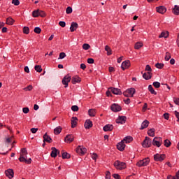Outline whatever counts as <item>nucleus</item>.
<instances>
[{"instance_id":"f257e3e1","label":"nucleus","mask_w":179,"mask_h":179,"mask_svg":"<svg viewBox=\"0 0 179 179\" xmlns=\"http://www.w3.org/2000/svg\"><path fill=\"white\" fill-rule=\"evenodd\" d=\"M20 157H19V161L21 163H26L27 164H30L31 163V158L27 159V150L26 148H22L20 153Z\"/></svg>"},{"instance_id":"f03ea898","label":"nucleus","mask_w":179,"mask_h":179,"mask_svg":"<svg viewBox=\"0 0 179 179\" xmlns=\"http://www.w3.org/2000/svg\"><path fill=\"white\" fill-rule=\"evenodd\" d=\"M114 167L116 170H125L127 169V164L125 162L117 160L113 164Z\"/></svg>"},{"instance_id":"7ed1b4c3","label":"nucleus","mask_w":179,"mask_h":179,"mask_svg":"<svg viewBox=\"0 0 179 179\" xmlns=\"http://www.w3.org/2000/svg\"><path fill=\"white\" fill-rule=\"evenodd\" d=\"M152 145L160 148L163 145V138L162 137H155L152 141Z\"/></svg>"},{"instance_id":"20e7f679","label":"nucleus","mask_w":179,"mask_h":179,"mask_svg":"<svg viewBox=\"0 0 179 179\" xmlns=\"http://www.w3.org/2000/svg\"><path fill=\"white\" fill-rule=\"evenodd\" d=\"M150 163V159L149 157L144 158L143 160H140L136 163V166L138 167H145V166H148Z\"/></svg>"},{"instance_id":"39448f33","label":"nucleus","mask_w":179,"mask_h":179,"mask_svg":"<svg viewBox=\"0 0 179 179\" xmlns=\"http://www.w3.org/2000/svg\"><path fill=\"white\" fill-rule=\"evenodd\" d=\"M136 92V90H135V88H129L127 89L124 92H123V94L125 97H134Z\"/></svg>"},{"instance_id":"423d86ee","label":"nucleus","mask_w":179,"mask_h":179,"mask_svg":"<svg viewBox=\"0 0 179 179\" xmlns=\"http://www.w3.org/2000/svg\"><path fill=\"white\" fill-rule=\"evenodd\" d=\"M143 148H150L152 146V138L146 136L142 143Z\"/></svg>"},{"instance_id":"0eeeda50","label":"nucleus","mask_w":179,"mask_h":179,"mask_svg":"<svg viewBox=\"0 0 179 179\" xmlns=\"http://www.w3.org/2000/svg\"><path fill=\"white\" fill-rule=\"evenodd\" d=\"M87 152V149L83 145H78L76 148V152L80 156H83Z\"/></svg>"},{"instance_id":"6e6552de","label":"nucleus","mask_w":179,"mask_h":179,"mask_svg":"<svg viewBox=\"0 0 179 179\" xmlns=\"http://www.w3.org/2000/svg\"><path fill=\"white\" fill-rule=\"evenodd\" d=\"M71 75H69V74L66 75L63 78L62 83V85H64V87H66V88L68 87L69 83V82H71Z\"/></svg>"},{"instance_id":"1a4fd4ad","label":"nucleus","mask_w":179,"mask_h":179,"mask_svg":"<svg viewBox=\"0 0 179 179\" xmlns=\"http://www.w3.org/2000/svg\"><path fill=\"white\" fill-rule=\"evenodd\" d=\"M166 159V155L164 154H156L154 155V160L155 162H163Z\"/></svg>"},{"instance_id":"9d476101","label":"nucleus","mask_w":179,"mask_h":179,"mask_svg":"<svg viewBox=\"0 0 179 179\" xmlns=\"http://www.w3.org/2000/svg\"><path fill=\"white\" fill-rule=\"evenodd\" d=\"M110 110H112L114 113H118V111H121L122 108L121 106L117 103H113L110 106Z\"/></svg>"},{"instance_id":"9b49d317","label":"nucleus","mask_w":179,"mask_h":179,"mask_svg":"<svg viewBox=\"0 0 179 179\" xmlns=\"http://www.w3.org/2000/svg\"><path fill=\"white\" fill-rule=\"evenodd\" d=\"M129 66H131V62L129 60L124 61L121 65V68L122 71H125V69H128Z\"/></svg>"},{"instance_id":"f8f14e48","label":"nucleus","mask_w":179,"mask_h":179,"mask_svg":"<svg viewBox=\"0 0 179 179\" xmlns=\"http://www.w3.org/2000/svg\"><path fill=\"white\" fill-rule=\"evenodd\" d=\"M5 174L8 178L12 179L15 176V172H13V169H8L5 171Z\"/></svg>"},{"instance_id":"ddd939ff","label":"nucleus","mask_w":179,"mask_h":179,"mask_svg":"<svg viewBox=\"0 0 179 179\" xmlns=\"http://www.w3.org/2000/svg\"><path fill=\"white\" fill-rule=\"evenodd\" d=\"M74 140H75V136H73V135L72 134H69L66 136L64 138V142H66V143H72V141Z\"/></svg>"},{"instance_id":"4468645a","label":"nucleus","mask_w":179,"mask_h":179,"mask_svg":"<svg viewBox=\"0 0 179 179\" xmlns=\"http://www.w3.org/2000/svg\"><path fill=\"white\" fill-rule=\"evenodd\" d=\"M127 122V117L125 116H119L116 119V124H125Z\"/></svg>"},{"instance_id":"2eb2a0df","label":"nucleus","mask_w":179,"mask_h":179,"mask_svg":"<svg viewBox=\"0 0 179 179\" xmlns=\"http://www.w3.org/2000/svg\"><path fill=\"white\" fill-rule=\"evenodd\" d=\"M80 82H82V79L78 76H74L71 78V83L73 85H76V83H80Z\"/></svg>"},{"instance_id":"dca6fc26","label":"nucleus","mask_w":179,"mask_h":179,"mask_svg":"<svg viewBox=\"0 0 179 179\" xmlns=\"http://www.w3.org/2000/svg\"><path fill=\"white\" fill-rule=\"evenodd\" d=\"M125 143L124 141H122L118 143L117 145V148L118 150H120V152H122L125 150Z\"/></svg>"},{"instance_id":"f3484780","label":"nucleus","mask_w":179,"mask_h":179,"mask_svg":"<svg viewBox=\"0 0 179 179\" xmlns=\"http://www.w3.org/2000/svg\"><path fill=\"white\" fill-rule=\"evenodd\" d=\"M156 10L157 12H158V13H161V15H163L166 13V12L167 11V8H166V7L163 6H161L157 7Z\"/></svg>"},{"instance_id":"a211bd4d","label":"nucleus","mask_w":179,"mask_h":179,"mask_svg":"<svg viewBox=\"0 0 179 179\" xmlns=\"http://www.w3.org/2000/svg\"><path fill=\"white\" fill-rule=\"evenodd\" d=\"M84 127L85 129H90L93 127V122L90 120H87L85 122Z\"/></svg>"},{"instance_id":"6ab92c4d","label":"nucleus","mask_w":179,"mask_h":179,"mask_svg":"<svg viewBox=\"0 0 179 179\" xmlns=\"http://www.w3.org/2000/svg\"><path fill=\"white\" fill-rule=\"evenodd\" d=\"M51 150V157H55L57 155H59V150H58L55 147H52Z\"/></svg>"},{"instance_id":"aec40b11","label":"nucleus","mask_w":179,"mask_h":179,"mask_svg":"<svg viewBox=\"0 0 179 179\" xmlns=\"http://www.w3.org/2000/svg\"><path fill=\"white\" fill-rule=\"evenodd\" d=\"M109 90H110L112 92V93H113V94H117V95L122 94L121 90H120L118 88L110 87V88H109Z\"/></svg>"},{"instance_id":"412c9836","label":"nucleus","mask_w":179,"mask_h":179,"mask_svg":"<svg viewBox=\"0 0 179 179\" xmlns=\"http://www.w3.org/2000/svg\"><path fill=\"white\" fill-rule=\"evenodd\" d=\"M71 128H76V126L78 125V117H71Z\"/></svg>"},{"instance_id":"4be33fe9","label":"nucleus","mask_w":179,"mask_h":179,"mask_svg":"<svg viewBox=\"0 0 179 179\" xmlns=\"http://www.w3.org/2000/svg\"><path fill=\"white\" fill-rule=\"evenodd\" d=\"M43 142H48V143H51L52 142V138L47 133L43 135Z\"/></svg>"},{"instance_id":"5701e85b","label":"nucleus","mask_w":179,"mask_h":179,"mask_svg":"<svg viewBox=\"0 0 179 179\" xmlns=\"http://www.w3.org/2000/svg\"><path fill=\"white\" fill-rule=\"evenodd\" d=\"M114 129V126L113 124H106L103 127V131L105 132L111 131Z\"/></svg>"},{"instance_id":"b1692460","label":"nucleus","mask_w":179,"mask_h":179,"mask_svg":"<svg viewBox=\"0 0 179 179\" xmlns=\"http://www.w3.org/2000/svg\"><path fill=\"white\" fill-rule=\"evenodd\" d=\"M143 79H145V80H149L150 79H152V72H147L143 73Z\"/></svg>"},{"instance_id":"393cba45","label":"nucleus","mask_w":179,"mask_h":179,"mask_svg":"<svg viewBox=\"0 0 179 179\" xmlns=\"http://www.w3.org/2000/svg\"><path fill=\"white\" fill-rule=\"evenodd\" d=\"M124 143H131L134 138L131 136H126L123 140H122Z\"/></svg>"},{"instance_id":"a878e982","label":"nucleus","mask_w":179,"mask_h":179,"mask_svg":"<svg viewBox=\"0 0 179 179\" xmlns=\"http://www.w3.org/2000/svg\"><path fill=\"white\" fill-rule=\"evenodd\" d=\"M149 127V121L144 120L142 124L140 129H145V128H148Z\"/></svg>"},{"instance_id":"bb28decb","label":"nucleus","mask_w":179,"mask_h":179,"mask_svg":"<svg viewBox=\"0 0 179 179\" xmlns=\"http://www.w3.org/2000/svg\"><path fill=\"white\" fill-rule=\"evenodd\" d=\"M62 132V127L61 126H58L57 127L55 128L54 134L55 135H59Z\"/></svg>"},{"instance_id":"cd10ccee","label":"nucleus","mask_w":179,"mask_h":179,"mask_svg":"<svg viewBox=\"0 0 179 179\" xmlns=\"http://www.w3.org/2000/svg\"><path fill=\"white\" fill-rule=\"evenodd\" d=\"M78 27V23H71V25L70 27V30L71 32L76 31Z\"/></svg>"},{"instance_id":"c85d7f7f","label":"nucleus","mask_w":179,"mask_h":179,"mask_svg":"<svg viewBox=\"0 0 179 179\" xmlns=\"http://www.w3.org/2000/svg\"><path fill=\"white\" fill-rule=\"evenodd\" d=\"M142 47H143V43L142 42H136L134 45L135 50H140Z\"/></svg>"},{"instance_id":"c756f323","label":"nucleus","mask_w":179,"mask_h":179,"mask_svg":"<svg viewBox=\"0 0 179 179\" xmlns=\"http://www.w3.org/2000/svg\"><path fill=\"white\" fill-rule=\"evenodd\" d=\"M88 115L90 117H96V109H89Z\"/></svg>"},{"instance_id":"7c9ffc66","label":"nucleus","mask_w":179,"mask_h":179,"mask_svg":"<svg viewBox=\"0 0 179 179\" xmlns=\"http://www.w3.org/2000/svg\"><path fill=\"white\" fill-rule=\"evenodd\" d=\"M174 15H179V6L178 5H175L174 8L172 10Z\"/></svg>"},{"instance_id":"2f4dec72","label":"nucleus","mask_w":179,"mask_h":179,"mask_svg":"<svg viewBox=\"0 0 179 179\" xmlns=\"http://www.w3.org/2000/svg\"><path fill=\"white\" fill-rule=\"evenodd\" d=\"M148 90L151 93V94H155V96L157 94V92L155 91V89H153V87L152 86V85H148Z\"/></svg>"},{"instance_id":"473e14b6","label":"nucleus","mask_w":179,"mask_h":179,"mask_svg":"<svg viewBox=\"0 0 179 179\" xmlns=\"http://www.w3.org/2000/svg\"><path fill=\"white\" fill-rule=\"evenodd\" d=\"M155 131H156V130H155L154 128L150 129L148 131V135L149 136L153 137V136H155Z\"/></svg>"},{"instance_id":"72a5a7b5","label":"nucleus","mask_w":179,"mask_h":179,"mask_svg":"<svg viewBox=\"0 0 179 179\" xmlns=\"http://www.w3.org/2000/svg\"><path fill=\"white\" fill-rule=\"evenodd\" d=\"M105 51L107 52V55H111L113 54V51L111 50V48L108 45L105 46Z\"/></svg>"},{"instance_id":"f704fd0d","label":"nucleus","mask_w":179,"mask_h":179,"mask_svg":"<svg viewBox=\"0 0 179 179\" xmlns=\"http://www.w3.org/2000/svg\"><path fill=\"white\" fill-rule=\"evenodd\" d=\"M164 145L166 146V148H170V146H171V142L169 141V139H166L164 141Z\"/></svg>"},{"instance_id":"c9c22d12","label":"nucleus","mask_w":179,"mask_h":179,"mask_svg":"<svg viewBox=\"0 0 179 179\" xmlns=\"http://www.w3.org/2000/svg\"><path fill=\"white\" fill-rule=\"evenodd\" d=\"M167 38L169 37V32H162L161 34L159 36V38Z\"/></svg>"},{"instance_id":"e433bc0d","label":"nucleus","mask_w":179,"mask_h":179,"mask_svg":"<svg viewBox=\"0 0 179 179\" xmlns=\"http://www.w3.org/2000/svg\"><path fill=\"white\" fill-rule=\"evenodd\" d=\"M22 32L24 34H29L30 33V29H29V27H24L22 29Z\"/></svg>"},{"instance_id":"4c0bfd02","label":"nucleus","mask_w":179,"mask_h":179,"mask_svg":"<svg viewBox=\"0 0 179 179\" xmlns=\"http://www.w3.org/2000/svg\"><path fill=\"white\" fill-rule=\"evenodd\" d=\"M62 159H70L71 155L68 152H62Z\"/></svg>"},{"instance_id":"58836bf2","label":"nucleus","mask_w":179,"mask_h":179,"mask_svg":"<svg viewBox=\"0 0 179 179\" xmlns=\"http://www.w3.org/2000/svg\"><path fill=\"white\" fill-rule=\"evenodd\" d=\"M24 92H31L33 90V85H28L27 87L23 88Z\"/></svg>"},{"instance_id":"ea45409f","label":"nucleus","mask_w":179,"mask_h":179,"mask_svg":"<svg viewBox=\"0 0 179 179\" xmlns=\"http://www.w3.org/2000/svg\"><path fill=\"white\" fill-rule=\"evenodd\" d=\"M34 69L35 71H36V72H38L39 73L43 71L41 65H36Z\"/></svg>"},{"instance_id":"a19ab883","label":"nucleus","mask_w":179,"mask_h":179,"mask_svg":"<svg viewBox=\"0 0 179 179\" xmlns=\"http://www.w3.org/2000/svg\"><path fill=\"white\" fill-rule=\"evenodd\" d=\"M155 66L158 69H163V68L164 67V64H163V63H157L155 64Z\"/></svg>"},{"instance_id":"79ce46f5","label":"nucleus","mask_w":179,"mask_h":179,"mask_svg":"<svg viewBox=\"0 0 179 179\" xmlns=\"http://www.w3.org/2000/svg\"><path fill=\"white\" fill-rule=\"evenodd\" d=\"M171 58V54H170V52H166L165 55V61H169Z\"/></svg>"},{"instance_id":"37998d69","label":"nucleus","mask_w":179,"mask_h":179,"mask_svg":"<svg viewBox=\"0 0 179 179\" xmlns=\"http://www.w3.org/2000/svg\"><path fill=\"white\" fill-rule=\"evenodd\" d=\"M34 33H36V34H40V33H41V28L36 27L34 29Z\"/></svg>"},{"instance_id":"c03bdc74","label":"nucleus","mask_w":179,"mask_h":179,"mask_svg":"<svg viewBox=\"0 0 179 179\" xmlns=\"http://www.w3.org/2000/svg\"><path fill=\"white\" fill-rule=\"evenodd\" d=\"M39 11H40V10H36L33 11L32 16H34V17H38V16H39Z\"/></svg>"},{"instance_id":"a18cd8bd","label":"nucleus","mask_w":179,"mask_h":179,"mask_svg":"<svg viewBox=\"0 0 179 179\" xmlns=\"http://www.w3.org/2000/svg\"><path fill=\"white\" fill-rule=\"evenodd\" d=\"M11 3L15 5V6H19V5H20V1L19 0H12Z\"/></svg>"},{"instance_id":"49530a36","label":"nucleus","mask_w":179,"mask_h":179,"mask_svg":"<svg viewBox=\"0 0 179 179\" xmlns=\"http://www.w3.org/2000/svg\"><path fill=\"white\" fill-rule=\"evenodd\" d=\"M152 85L154 86V87H155L156 89H159V87H160V83L155 81L152 83Z\"/></svg>"},{"instance_id":"de8ad7c7","label":"nucleus","mask_w":179,"mask_h":179,"mask_svg":"<svg viewBox=\"0 0 179 179\" xmlns=\"http://www.w3.org/2000/svg\"><path fill=\"white\" fill-rule=\"evenodd\" d=\"M83 50H87L90 48V45H89L87 43H84L83 45Z\"/></svg>"},{"instance_id":"09e8293b","label":"nucleus","mask_w":179,"mask_h":179,"mask_svg":"<svg viewBox=\"0 0 179 179\" xmlns=\"http://www.w3.org/2000/svg\"><path fill=\"white\" fill-rule=\"evenodd\" d=\"M6 23H15V20H13V18L10 17H8L6 19Z\"/></svg>"},{"instance_id":"8fccbe9b","label":"nucleus","mask_w":179,"mask_h":179,"mask_svg":"<svg viewBox=\"0 0 179 179\" xmlns=\"http://www.w3.org/2000/svg\"><path fill=\"white\" fill-rule=\"evenodd\" d=\"M71 110L72 111H74V112L79 111V107L76 105H74L71 107Z\"/></svg>"},{"instance_id":"3c124183","label":"nucleus","mask_w":179,"mask_h":179,"mask_svg":"<svg viewBox=\"0 0 179 179\" xmlns=\"http://www.w3.org/2000/svg\"><path fill=\"white\" fill-rule=\"evenodd\" d=\"M65 57H66V54H65V52H61L59 54V57L58 58V59H64Z\"/></svg>"},{"instance_id":"603ef678","label":"nucleus","mask_w":179,"mask_h":179,"mask_svg":"<svg viewBox=\"0 0 179 179\" xmlns=\"http://www.w3.org/2000/svg\"><path fill=\"white\" fill-rule=\"evenodd\" d=\"M30 111V109H29L28 107H25L22 108V112L24 114H28V113Z\"/></svg>"},{"instance_id":"864d4df0","label":"nucleus","mask_w":179,"mask_h":179,"mask_svg":"<svg viewBox=\"0 0 179 179\" xmlns=\"http://www.w3.org/2000/svg\"><path fill=\"white\" fill-rule=\"evenodd\" d=\"M72 12V8L71 6H69L66 8V13H67V15L71 14V13Z\"/></svg>"},{"instance_id":"5fc2aeb1","label":"nucleus","mask_w":179,"mask_h":179,"mask_svg":"<svg viewBox=\"0 0 179 179\" xmlns=\"http://www.w3.org/2000/svg\"><path fill=\"white\" fill-rule=\"evenodd\" d=\"M145 71H148V72H152V67L149 64H147L145 66Z\"/></svg>"},{"instance_id":"6e6d98bb","label":"nucleus","mask_w":179,"mask_h":179,"mask_svg":"<svg viewBox=\"0 0 179 179\" xmlns=\"http://www.w3.org/2000/svg\"><path fill=\"white\" fill-rule=\"evenodd\" d=\"M174 113H175V115L177 118V122H179V112L177 111V110H175Z\"/></svg>"},{"instance_id":"4d7b16f0","label":"nucleus","mask_w":179,"mask_h":179,"mask_svg":"<svg viewBox=\"0 0 179 179\" xmlns=\"http://www.w3.org/2000/svg\"><path fill=\"white\" fill-rule=\"evenodd\" d=\"M39 16H41V17H44V16H45V13L39 10Z\"/></svg>"},{"instance_id":"13d9d810","label":"nucleus","mask_w":179,"mask_h":179,"mask_svg":"<svg viewBox=\"0 0 179 179\" xmlns=\"http://www.w3.org/2000/svg\"><path fill=\"white\" fill-rule=\"evenodd\" d=\"M167 178L168 179H179V176H169L168 177H167Z\"/></svg>"},{"instance_id":"bf43d9fd","label":"nucleus","mask_w":179,"mask_h":179,"mask_svg":"<svg viewBox=\"0 0 179 179\" xmlns=\"http://www.w3.org/2000/svg\"><path fill=\"white\" fill-rule=\"evenodd\" d=\"M87 63L88 64H94V59L93 58H88Z\"/></svg>"},{"instance_id":"052dcab7","label":"nucleus","mask_w":179,"mask_h":179,"mask_svg":"<svg viewBox=\"0 0 179 179\" xmlns=\"http://www.w3.org/2000/svg\"><path fill=\"white\" fill-rule=\"evenodd\" d=\"M106 178H107V179L111 178V173H110V171L106 172Z\"/></svg>"},{"instance_id":"680f3d73","label":"nucleus","mask_w":179,"mask_h":179,"mask_svg":"<svg viewBox=\"0 0 179 179\" xmlns=\"http://www.w3.org/2000/svg\"><path fill=\"white\" fill-rule=\"evenodd\" d=\"M173 101L175 104H176L177 106H179V98H173Z\"/></svg>"},{"instance_id":"e2e57ef3","label":"nucleus","mask_w":179,"mask_h":179,"mask_svg":"<svg viewBox=\"0 0 179 179\" xmlns=\"http://www.w3.org/2000/svg\"><path fill=\"white\" fill-rule=\"evenodd\" d=\"M113 178H115V179H121V176H120V175H118L117 173H114L113 175Z\"/></svg>"},{"instance_id":"0e129e2a","label":"nucleus","mask_w":179,"mask_h":179,"mask_svg":"<svg viewBox=\"0 0 179 179\" xmlns=\"http://www.w3.org/2000/svg\"><path fill=\"white\" fill-rule=\"evenodd\" d=\"M38 131V128H31V132L32 134H36Z\"/></svg>"},{"instance_id":"69168bd1","label":"nucleus","mask_w":179,"mask_h":179,"mask_svg":"<svg viewBox=\"0 0 179 179\" xmlns=\"http://www.w3.org/2000/svg\"><path fill=\"white\" fill-rule=\"evenodd\" d=\"M124 103H125L126 104H129L131 103V99L129 98L124 99Z\"/></svg>"},{"instance_id":"338daca9","label":"nucleus","mask_w":179,"mask_h":179,"mask_svg":"<svg viewBox=\"0 0 179 179\" xmlns=\"http://www.w3.org/2000/svg\"><path fill=\"white\" fill-rule=\"evenodd\" d=\"M92 159H93V160H96L97 159V154L93 153L92 155Z\"/></svg>"},{"instance_id":"774afa93","label":"nucleus","mask_w":179,"mask_h":179,"mask_svg":"<svg viewBox=\"0 0 179 179\" xmlns=\"http://www.w3.org/2000/svg\"><path fill=\"white\" fill-rule=\"evenodd\" d=\"M164 117L165 120H169V113H164Z\"/></svg>"}]
</instances>
